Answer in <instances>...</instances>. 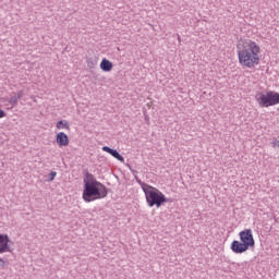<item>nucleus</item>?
I'll use <instances>...</instances> for the list:
<instances>
[{
  "label": "nucleus",
  "mask_w": 279,
  "mask_h": 279,
  "mask_svg": "<svg viewBox=\"0 0 279 279\" xmlns=\"http://www.w3.org/2000/svg\"><path fill=\"white\" fill-rule=\"evenodd\" d=\"M236 56L240 66L242 69H256L260 64V43L241 37L235 44Z\"/></svg>",
  "instance_id": "1"
},
{
  "label": "nucleus",
  "mask_w": 279,
  "mask_h": 279,
  "mask_svg": "<svg viewBox=\"0 0 279 279\" xmlns=\"http://www.w3.org/2000/svg\"><path fill=\"white\" fill-rule=\"evenodd\" d=\"M108 189L101 182L95 180L93 174L87 173L84 179L83 199L84 202L90 203L97 199H104L107 197Z\"/></svg>",
  "instance_id": "2"
},
{
  "label": "nucleus",
  "mask_w": 279,
  "mask_h": 279,
  "mask_svg": "<svg viewBox=\"0 0 279 279\" xmlns=\"http://www.w3.org/2000/svg\"><path fill=\"white\" fill-rule=\"evenodd\" d=\"M239 240H234L231 243V251L234 254H245L250 247H254L256 245V241L254 240V233L252 229H244L239 233Z\"/></svg>",
  "instance_id": "3"
},
{
  "label": "nucleus",
  "mask_w": 279,
  "mask_h": 279,
  "mask_svg": "<svg viewBox=\"0 0 279 279\" xmlns=\"http://www.w3.org/2000/svg\"><path fill=\"white\" fill-rule=\"evenodd\" d=\"M142 191H144L146 202L150 208L153 206L160 208L162 204H167V196H165L157 187L147 183H142Z\"/></svg>",
  "instance_id": "4"
},
{
  "label": "nucleus",
  "mask_w": 279,
  "mask_h": 279,
  "mask_svg": "<svg viewBox=\"0 0 279 279\" xmlns=\"http://www.w3.org/2000/svg\"><path fill=\"white\" fill-rule=\"evenodd\" d=\"M255 100L258 104L259 108H269L271 106H278L279 104V94L277 92H258L255 95Z\"/></svg>",
  "instance_id": "5"
},
{
  "label": "nucleus",
  "mask_w": 279,
  "mask_h": 279,
  "mask_svg": "<svg viewBox=\"0 0 279 279\" xmlns=\"http://www.w3.org/2000/svg\"><path fill=\"white\" fill-rule=\"evenodd\" d=\"M58 147H69V135L64 132H59L56 136Z\"/></svg>",
  "instance_id": "6"
},
{
  "label": "nucleus",
  "mask_w": 279,
  "mask_h": 279,
  "mask_svg": "<svg viewBox=\"0 0 279 279\" xmlns=\"http://www.w3.org/2000/svg\"><path fill=\"white\" fill-rule=\"evenodd\" d=\"M10 238L8 234H0V254H5L10 251Z\"/></svg>",
  "instance_id": "7"
},
{
  "label": "nucleus",
  "mask_w": 279,
  "mask_h": 279,
  "mask_svg": "<svg viewBox=\"0 0 279 279\" xmlns=\"http://www.w3.org/2000/svg\"><path fill=\"white\" fill-rule=\"evenodd\" d=\"M102 151H106L107 154H110V156H112L113 158H116L120 162H125V158H123V156H121V154H119V151H117V150H114V149H112L108 146H104Z\"/></svg>",
  "instance_id": "8"
},
{
  "label": "nucleus",
  "mask_w": 279,
  "mask_h": 279,
  "mask_svg": "<svg viewBox=\"0 0 279 279\" xmlns=\"http://www.w3.org/2000/svg\"><path fill=\"white\" fill-rule=\"evenodd\" d=\"M114 68V64L112 63V61L104 58L100 62V69L101 71H104L105 73H110V71H112V69Z\"/></svg>",
  "instance_id": "9"
},
{
  "label": "nucleus",
  "mask_w": 279,
  "mask_h": 279,
  "mask_svg": "<svg viewBox=\"0 0 279 279\" xmlns=\"http://www.w3.org/2000/svg\"><path fill=\"white\" fill-rule=\"evenodd\" d=\"M57 129L58 130H69V122L66 120H60L57 123Z\"/></svg>",
  "instance_id": "10"
},
{
  "label": "nucleus",
  "mask_w": 279,
  "mask_h": 279,
  "mask_svg": "<svg viewBox=\"0 0 279 279\" xmlns=\"http://www.w3.org/2000/svg\"><path fill=\"white\" fill-rule=\"evenodd\" d=\"M22 95L19 94L17 96H12L10 99H9V104L12 106V108H14V106L16 104H19V99H21Z\"/></svg>",
  "instance_id": "11"
},
{
  "label": "nucleus",
  "mask_w": 279,
  "mask_h": 279,
  "mask_svg": "<svg viewBox=\"0 0 279 279\" xmlns=\"http://www.w3.org/2000/svg\"><path fill=\"white\" fill-rule=\"evenodd\" d=\"M272 147L275 149H279V141L278 140H275L272 143H271Z\"/></svg>",
  "instance_id": "12"
},
{
  "label": "nucleus",
  "mask_w": 279,
  "mask_h": 279,
  "mask_svg": "<svg viewBox=\"0 0 279 279\" xmlns=\"http://www.w3.org/2000/svg\"><path fill=\"white\" fill-rule=\"evenodd\" d=\"M5 117V111L0 109V119H3Z\"/></svg>",
  "instance_id": "13"
},
{
  "label": "nucleus",
  "mask_w": 279,
  "mask_h": 279,
  "mask_svg": "<svg viewBox=\"0 0 279 279\" xmlns=\"http://www.w3.org/2000/svg\"><path fill=\"white\" fill-rule=\"evenodd\" d=\"M0 266L5 267V260L3 258H0Z\"/></svg>",
  "instance_id": "14"
},
{
  "label": "nucleus",
  "mask_w": 279,
  "mask_h": 279,
  "mask_svg": "<svg viewBox=\"0 0 279 279\" xmlns=\"http://www.w3.org/2000/svg\"><path fill=\"white\" fill-rule=\"evenodd\" d=\"M51 175H52L51 180H53V178H56V172H51Z\"/></svg>",
  "instance_id": "15"
}]
</instances>
